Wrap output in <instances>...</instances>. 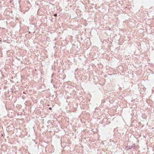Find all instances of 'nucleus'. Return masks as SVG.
<instances>
[{
  "label": "nucleus",
  "mask_w": 154,
  "mask_h": 154,
  "mask_svg": "<svg viewBox=\"0 0 154 154\" xmlns=\"http://www.w3.org/2000/svg\"><path fill=\"white\" fill-rule=\"evenodd\" d=\"M135 147V146L134 145H132V146H131L130 148H129L130 149H131L132 147L134 148Z\"/></svg>",
  "instance_id": "nucleus-1"
},
{
  "label": "nucleus",
  "mask_w": 154,
  "mask_h": 154,
  "mask_svg": "<svg viewBox=\"0 0 154 154\" xmlns=\"http://www.w3.org/2000/svg\"><path fill=\"white\" fill-rule=\"evenodd\" d=\"M57 16V14H54V16L56 17V16Z\"/></svg>",
  "instance_id": "nucleus-2"
}]
</instances>
